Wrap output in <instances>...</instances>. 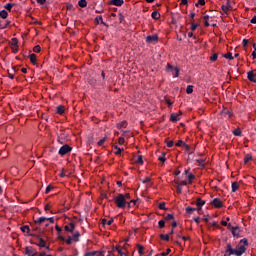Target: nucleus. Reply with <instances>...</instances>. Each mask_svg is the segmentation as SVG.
<instances>
[{"label": "nucleus", "mask_w": 256, "mask_h": 256, "mask_svg": "<svg viewBox=\"0 0 256 256\" xmlns=\"http://www.w3.org/2000/svg\"><path fill=\"white\" fill-rule=\"evenodd\" d=\"M245 245L239 246V249L232 248L231 243H226L224 256H242L246 252Z\"/></svg>", "instance_id": "f257e3e1"}, {"label": "nucleus", "mask_w": 256, "mask_h": 256, "mask_svg": "<svg viewBox=\"0 0 256 256\" xmlns=\"http://www.w3.org/2000/svg\"><path fill=\"white\" fill-rule=\"evenodd\" d=\"M114 203H116L117 208L124 209L127 206V199L124 198L123 194H118L114 198Z\"/></svg>", "instance_id": "f03ea898"}, {"label": "nucleus", "mask_w": 256, "mask_h": 256, "mask_svg": "<svg viewBox=\"0 0 256 256\" xmlns=\"http://www.w3.org/2000/svg\"><path fill=\"white\" fill-rule=\"evenodd\" d=\"M166 72L167 73H172L173 77L174 78H178L179 77V72H180V69L178 67H173L171 65V63H168L166 65Z\"/></svg>", "instance_id": "7ed1b4c3"}, {"label": "nucleus", "mask_w": 256, "mask_h": 256, "mask_svg": "<svg viewBox=\"0 0 256 256\" xmlns=\"http://www.w3.org/2000/svg\"><path fill=\"white\" fill-rule=\"evenodd\" d=\"M72 151V147L68 144L63 145L59 148L58 154L64 157L65 155L69 154Z\"/></svg>", "instance_id": "20e7f679"}, {"label": "nucleus", "mask_w": 256, "mask_h": 256, "mask_svg": "<svg viewBox=\"0 0 256 256\" xmlns=\"http://www.w3.org/2000/svg\"><path fill=\"white\" fill-rule=\"evenodd\" d=\"M46 221H49L51 224H54V218L53 217H39L37 220H35V224L42 225Z\"/></svg>", "instance_id": "39448f33"}, {"label": "nucleus", "mask_w": 256, "mask_h": 256, "mask_svg": "<svg viewBox=\"0 0 256 256\" xmlns=\"http://www.w3.org/2000/svg\"><path fill=\"white\" fill-rule=\"evenodd\" d=\"M25 255L27 256H36L38 255V252L36 251V249L26 246L25 248Z\"/></svg>", "instance_id": "423d86ee"}, {"label": "nucleus", "mask_w": 256, "mask_h": 256, "mask_svg": "<svg viewBox=\"0 0 256 256\" xmlns=\"http://www.w3.org/2000/svg\"><path fill=\"white\" fill-rule=\"evenodd\" d=\"M211 205L216 208H223V201H221L220 198H214L213 201H211Z\"/></svg>", "instance_id": "0eeeda50"}, {"label": "nucleus", "mask_w": 256, "mask_h": 256, "mask_svg": "<svg viewBox=\"0 0 256 256\" xmlns=\"http://www.w3.org/2000/svg\"><path fill=\"white\" fill-rule=\"evenodd\" d=\"M157 42H158V35L157 34L146 37V43L153 44V43H157Z\"/></svg>", "instance_id": "6e6552de"}, {"label": "nucleus", "mask_w": 256, "mask_h": 256, "mask_svg": "<svg viewBox=\"0 0 256 256\" xmlns=\"http://www.w3.org/2000/svg\"><path fill=\"white\" fill-rule=\"evenodd\" d=\"M180 116H181V111L178 112V114H175V113L170 114V122L176 123L177 121L180 120L179 118Z\"/></svg>", "instance_id": "1a4fd4ad"}, {"label": "nucleus", "mask_w": 256, "mask_h": 256, "mask_svg": "<svg viewBox=\"0 0 256 256\" xmlns=\"http://www.w3.org/2000/svg\"><path fill=\"white\" fill-rule=\"evenodd\" d=\"M230 230V233H232L233 237H236V238H239L240 237V234H239V228L236 226V227H231V228H228Z\"/></svg>", "instance_id": "9d476101"}, {"label": "nucleus", "mask_w": 256, "mask_h": 256, "mask_svg": "<svg viewBox=\"0 0 256 256\" xmlns=\"http://www.w3.org/2000/svg\"><path fill=\"white\" fill-rule=\"evenodd\" d=\"M109 5H115L117 7H122L124 4V0H110Z\"/></svg>", "instance_id": "9b49d317"}, {"label": "nucleus", "mask_w": 256, "mask_h": 256, "mask_svg": "<svg viewBox=\"0 0 256 256\" xmlns=\"http://www.w3.org/2000/svg\"><path fill=\"white\" fill-rule=\"evenodd\" d=\"M221 10L225 13V14H228V11L231 10V4H230V1H226V5H222L221 6Z\"/></svg>", "instance_id": "f8f14e48"}, {"label": "nucleus", "mask_w": 256, "mask_h": 256, "mask_svg": "<svg viewBox=\"0 0 256 256\" xmlns=\"http://www.w3.org/2000/svg\"><path fill=\"white\" fill-rule=\"evenodd\" d=\"M247 79H248V81H251L252 83H256V76L254 75L253 71L247 72Z\"/></svg>", "instance_id": "ddd939ff"}, {"label": "nucleus", "mask_w": 256, "mask_h": 256, "mask_svg": "<svg viewBox=\"0 0 256 256\" xmlns=\"http://www.w3.org/2000/svg\"><path fill=\"white\" fill-rule=\"evenodd\" d=\"M38 240H39V243H34V242L30 241V244L39 246L41 248H45L46 247V241L43 238H39Z\"/></svg>", "instance_id": "4468645a"}, {"label": "nucleus", "mask_w": 256, "mask_h": 256, "mask_svg": "<svg viewBox=\"0 0 256 256\" xmlns=\"http://www.w3.org/2000/svg\"><path fill=\"white\" fill-rule=\"evenodd\" d=\"M64 229L68 233H73V231L75 230V223L74 222H70V226L66 225Z\"/></svg>", "instance_id": "2eb2a0df"}, {"label": "nucleus", "mask_w": 256, "mask_h": 256, "mask_svg": "<svg viewBox=\"0 0 256 256\" xmlns=\"http://www.w3.org/2000/svg\"><path fill=\"white\" fill-rule=\"evenodd\" d=\"M193 205L195 204L196 207H203V205L206 204L205 200H202L201 198H196V202L192 203Z\"/></svg>", "instance_id": "dca6fc26"}, {"label": "nucleus", "mask_w": 256, "mask_h": 256, "mask_svg": "<svg viewBox=\"0 0 256 256\" xmlns=\"http://www.w3.org/2000/svg\"><path fill=\"white\" fill-rule=\"evenodd\" d=\"M10 21H2L0 20V30H5L6 28H8L10 26Z\"/></svg>", "instance_id": "f3484780"}, {"label": "nucleus", "mask_w": 256, "mask_h": 256, "mask_svg": "<svg viewBox=\"0 0 256 256\" xmlns=\"http://www.w3.org/2000/svg\"><path fill=\"white\" fill-rule=\"evenodd\" d=\"M95 21H96V24L99 25V22H100V25H103L104 27H109L108 24H106L105 22H103V18L102 16H98L95 18Z\"/></svg>", "instance_id": "a211bd4d"}, {"label": "nucleus", "mask_w": 256, "mask_h": 256, "mask_svg": "<svg viewBox=\"0 0 256 256\" xmlns=\"http://www.w3.org/2000/svg\"><path fill=\"white\" fill-rule=\"evenodd\" d=\"M58 239L61 241H65L66 244L71 245L72 244V237L69 236L68 239H65L64 236H58Z\"/></svg>", "instance_id": "6ab92c4d"}, {"label": "nucleus", "mask_w": 256, "mask_h": 256, "mask_svg": "<svg viewBox=\"0 0 256 256\" xmlns=\"http://www.w3.org/2000/svg\"><path fill=\"white\" fill-rule=\"evenodd\" d=\"M151 18L154 19V20H158L161 18V14L158 13L157 11H154L151 13Z\"/></svg>", "instance_id": "aec40b11"}, {"label": "nucleus", "mask_w": 256, "mask_h": 256, "mask_svg": "<svg viewBox=\"0 0 256 256\" xmlns=\"http://www.w3.org/2000/svg\"><path fill=\"white\" fill-rule=\"evenodd\" d=\"M9 16L8 11L2 10L0 11V19H7Z\"/></svg>", "instance_id": "412c9836"}, {"label": "nucleus", "mask_w": 256, "mask_h": 256, "mask_svg": "<svg viewBox=\"0 0 256 256\" xmlns=\"http://www.w3.org/2000/svg\"><path fill=\"white\" fill-rule=\"evenodd\" d=\"M113 222H114L113 219H110V221H107L106 219H103V220H102V226H103V227H105L106 225H107V226H110V225L113 224Z\"/></svg>", "instance_id": "4be33fe9"}, {"label": "nucleus", "mask_w": 256, "mask_h": 256, "mask_svg": "<svg viewBox=\"0 0 256 256\" xmlns=\"http://www.w3.org/2000/svg\"><path fill=\"white\" fill-rule=\"evenodd\" d=\"M20 230L22 231V233H26L29 234V232L31 231V229L29 228L28 225H24L20 228Z\"/></svg>", "instance_id": "5701e85b"}, {"label": "nucleus", "mask_w": 256, "mask_h": 256, "mask_svg": "<svg viewBox=\"0 0 256 256\" xmlns=\"http://www.w3.org/2000/svg\"><path fill=\"white\" fill-rule=\"evenodd\" d=\"M231 187H232V192H233V193H235L236 191H238V189H239V184H238V182H232Z\"/></svg>", "instance_id": "b1692460"}, {"label": "nucleus", "mask_w": 256, "mask_h": 256, "mask_svg": "<svg viewBox=\"0 0 256 256\" xmlns=\"http://www.w3.org/2000/svg\"><path fill=\"white\" fill-rule=\"evenodd\" d=\"M185 92H187V95L193 94V92H194V87H193V85H188V86H187V89L185 90Z\"/></svg>", "instance_id": "393cba45"}, {"label": "nucleus", "mask_w": 256, "mask_h": 256, "mask_svg": "<svg viewBox=\"0 0 256 256\" xmlns=\"http://www.w3.org/2000/svg\"><path fill=\"white\" fill-rule=\"evenodd\" d=\"M203 19H204V27H209L210 24H209V19H210V16L209 15H204L203 16Z\"/></svg>", "instance_id": "a878e982"}, {"label": "nucleus", "mask_w": 256, "mask_h": 256, "mask_svg": "<svg viewBox=\"0 0 256 256\" xmlns=\"http://www.w3.org/2000/svg\"><path fill=\"white\" fill-rule=\"evenodd\" d=\"M96 255L101 256V252L94 251V252H87L84 254V256H96Z\"/></svg>", "instance_id": "bb28decb"}, {"label": "nucleus", "mask_w": 256, "mask_h": 256, "mask_svg": "<svg viewBox=\"0 0 256 256\" xmlns=\"http://www.w3.org/2000/svg\"><path fill=\"white\" fill-rule=\"evenodd\" d=\"M78 6H80L81 8H86L87 1L86 0H78Z\"/></svg>", "instance_id": "cd10ccee"}, {"label": "nucleus", "mask_w": 256, "mask_h": 256, "mask_svg": "<svg viewBox=\"0 0 256 256\" xmlns=\"http://www.w3.org/2000/svg\"><path fill=\"white\" fill-rule=\"evenodd\" d=\"M194 211H197V209L190 206L185 208V213L192 214Z\"/></svg>", "instance_id": "c85d7f7f"}, {"label": "nucleus", "mask_w": 256, "mask_h": 256, "mask_svg": "<svg viewBox=\"0 0 256 256\" xmlns=\"http://www.w3.org/2000/svg\"><path fill=\"white\" fill-rule=\"evenodd\" d=\"M144 249H145V248H144L142 245L137 244V250L139 251V255H140V256H142V255L145 254V252H143Z\"/></svg>", "instance_id": "c756f323"}, {"label": "nucleus", "mask_w": 256, "mask_h": 256, "mask_svg": "<svg viewBox=\"0 0 256 256\" xmlns=\"http://www.w3.org/2000/svg\"><path fill=\"white\" fill-rule=\"evenodd\" d=\"M14 7V3H7L6 5H4V9H6L7 11H12V8Z\"/></svg>", "instance_id": "7c9ffc66"}, {"label": "nucleus", "mask_w": 256, "mask_h": 256, "mask_svg": "<svg viewBox=\"0 0 256 256\" xmlns=\"http://www.w3.org/2000/svg\"><path fill=\"white\" fill-rule=\"evenodd\" d=\"M29 59H30V63H32L33 65L36 64V55L35 54H30Z\"/></svg>", "instance_id": "2f4dec72"}, {"label": "nucleus", "mask_w": 256, "mask_h": 256, "mask_svg": "<svg viewBox=\"0 0 256 256\" xmlns=\"http://www.w3.org/2000/svg\"><path fill=\"white\" fill-rule=\"evenodd\" d=\"M159 238H161L162 241H169V234H161L159 235Z\"/></svg>", "instance_id": "473e14b6"}, {"label": "nucleus", "mask_w": 256, "mask_h": 256, "mask_svg": "<svg viewBox=\"0 0 256 256\" xmlns=\"http://www.w3.org/2000/svg\"><path fill=\"white\" fill-rule=\"evenodd\" d=\"M253 157L250 154H246V157H244V164L249 163Z\"/></svg>", "instance_id": "72a5a7b5"}, {"label": "nucleus", "mask_w": 256, "mask_h": 256, "mask_svg": "<svg viewBox=\"0 0 256 256\" xmlns=\"http://www.w3.org/2000/svg\"><path fill=\"white\" fill-rule=\"evenodd\" d=\"M64 111H65L64 106L60 105V106L57 107V113L59 115L64 114Z\"/></svg>", "instance_id": "f704fd0d"}, {"label": "nucleus", "mask_w": 256, "mask_h": 256, "mask_svg": "<svg viewBox=\"0 0 256 256\" xmlns=\"http://www.w3.org/2000/svg\"><path fill=\"white\" fill-rule=\"evenodd\" d=\"M233 135L240 137L242 135V130H240L239 128L233 130Z\"/></svg>", "instance_id": "c9c22d12"}, {"label": "nucleus", "mask_w": 256, "mask_h": 256, "mask_svg": "<svg viewBox=\"0 0 256 256\" xmlns=\"http://www.w3.org/2000/svg\"><path fill=\"white\" fill-rule=\"evenodd\" d=\"M79 238H80V233L76 232L73 234V241L74 242H79Z\"/></svg>", "instance_id": "e433bc0d"}, {"label": "nucleus", "mask_w": 256, "mask_h": 256, "mask_svg": "<svg viewBox=\"0 0 256 256\" xmlns=\"http://www.w3.org/2000/svg\"><path fill=\"white\" fill-rule=\"evenodd\" d=\"M194 179H195L194 174H188V184H193Z\"/></svg>", "instance_id": "4c0bfd02"}, {"label": "nucleus", "mask_w": 256, "mask_h": 256, "mask_svg": "<svg viewBox=\"0 0 256 256\" xmlns=\"http://www.w3.org/2000/svg\"><path fill=\"white\" fill-rule=\"evenodd\" d=\"M166 155H167L166 153H162V156L158 157L159 162H162V163L166 162L167 161V159L165 158Z\"/></svg>", "instance_id": "58836bf2"}, {"label": "nucleus", "mask_w": 256, "mask_h": 256, "mask_svg": "<svg viewBox=\"0 0 256 256\" xmlns=\"http://www.w3.org/2000/svg\"><path fill=\"white\" fill-rule=\"evenodd\" d=\"M135 162L136 164L143 165V156L139 155V157H137V160Z\"/></svg>", "instance_id": "ea45409f"}, {"label": "nucleus", "mask_w": 256, "mask_h": 256, "mask_svg": "<svg viewBox=\"0 0 256 256\" xmlns=\"http://www.w3.org/2000/svg\"><path fill=\"white\" fill-rule=\"evenodd\" d=\"M11 46H14V47H18L17 45L19 44V40L17 38H13L11 39Z\"/></svg>", "instance_id": "a19ab883"}, {"label": "nucleus", "mask_w": 256, "mask_h": 256, "mask_svg": "<svg viewBox=\"0 0 256 256\" xmlns=\"http://www.w3.org/2000/svg\"><path fill=\"white\" fill-rule=\"evenodd\" d=\"M114 149L117 150V152H115L116 155H120L124 151V149L120 148L119 146H114Z\"/></svg>", "instance_id": "79ce46f5"}, {"label": "nucleus", "mask_w": 256, "mask_h": 256, "mask_svg": "<svg viewBox=\"0 0 256 256\" xmlns=\"http://www.w3.org/2000/svg\"><path fill=\"white\" fill-rule=\"evenodd\" d=\"M158 227H159V229H164V227H165V221H164V220H159V222H158Z\"/></svg>", "instance_id": "37998d69"}, {"label": "nucleus", "mask_w": 256, "mask_h": 256, "mask_svg": "<svg viewBox=\"0 0 256 256\" xmlns=\"http://www.w3.org/2000/svg\"><path fill=\"white\" fill-rule=\"evenodd\" d=\"M158 208L163 211H167V207H165V202L159 203Z\"/></svg>", "instance_id": "c03bdc74"}, {"label": "nucleus", "mask_w": 256, "mask_h": 256, "mask_svg": "<svg viewBox=\"0 0 256 256\" xmlns=\"http://www.w3.org/2000/svg\"><path fill=\"white\" fill-rule=\"evenodd\" d=\"M218 58H219L218 54H213V55H211L210 60H211V62H216Z\"/></svg>", "instance_id": "a18cd8bd"}, {"label": "nucleus", "mask_w": 256, "mask_h": 256, "mask_svg": "<svg viewBox=\"0 0 256 256\" xmlns=\"http://www.w3.org/2000/svg\"><path fill=\"white\" fill-rule=\"evenodd\" d=\"M173 219H175V217L173 216V214H168V215H166V217H165V221H171V220H173Z\"/></svg>", "instance_id": "49530a36"}, {"label": "nucleus", "mask_w": 256, "mask_h": 256, "mask_svg": "<svg viewBox=\"0 0 256 256\" xmlns=\"http://www.w3.org/2000/svg\"><path fill=\"white\" fill-rule=\"evenodd\" d=\"M224 58H225V59L233 60V59H234V56H232V53H231V52H228L227 54L224 55Z\"/></svg>", "instance_id": "de8ad7c7"}, {"label": "nucleus", "mask_w": 256, "mask_h": 256, "mask_svg": "<svg viewBox=\"0 0 256 256\" xmlns=\"http://www.w3.org/2000/svg\"><path fill=\"white\" fill-rule=\"evenodd\" d=\"M174 184H176V186H180V187H183V186H187V182L186 181H182V182H174Z\"/></svg>", "instance_id": "09e8293b"}, {"label": "nucleus", "mask_w": 256, "mask_h": 256, "mask_svg": "<svg viewBox=\"0 0 256 256\" xmlns=\"http://www.w3.org/2000/svg\"><path fill=\"white\" fill-rule=\"evenodd\" d=\"M197 28H198V24L192 22V23H191V30H192V32H194L195 30H197Z\"/></svg>", "instance_id": "8fccbe9b"}, {"label": "nucleus", "mask_w": 256, "mask_h": 256, "mask_svg": "<svg viewBox=\"0 0 256 256\" xmlns=\"http://www.w3.org/2000/svg\"><path fill=\"white\" fill-rule=\"evenodd\" d=\"M199 5H205V0H198V3H195V7H199Z\"/></svg>", "instance_id": "3c124183"}, {"label": "nucleus", "mask_w": 256, "mask_h": 256, "mask_svg": "<svg viewBox=\"0 0 256 256\" xmlns=\"http://www.w3.org/2000/svg\"><path fill=\"white\" fill-rule=\"evenodd\" d=\"M40 51H41V48L39 45H36L35 47H33V52L39 53Z\"/></svg>", "instance_id": "603ef678"}, {"label": "nucleus", "mask_w": 256, "mask_h": 256, "mask_svg": "<svg viewBox=\"0 0 256 256\" xmlns=\"http://www.w3.org/2000/svg\"><path fill=\"white\" fill-rule=\"evenodd\" d=\"M106 138H102L98 141V146H103L105 144Z\"/></svg>", "instance_id": "864d4df0"}, {"label": "nucleus", "mask_w": 256, "mask_h": 256, "mask_svg": "<svg viewBox=\"0 0 256 256\" xmlns=\"http://www.w3.org/2000/svg\"><path fill=\"white\" fill-rule=\"evenodd\" d=\"M221 225L224 226V227H228V229L231 228V224H228L227 221H222Z\"/></svg>", "instance_id": "5fc2aeb1"}, {"label": "nucleus", "mask_w": 256, "mask_h": 256, "mask_svg": "<svg viewBox=\"0 0 256 256\" xmlns=\"http://www.w3.org/2000/svg\"><path fill=\"white\" fill-rule=\"evenodd\" d=\"M166 146H168V148H172L174 146V142L173 141H166Z\"/></svg>", "instance_id": "6e6d98bb"}, {"label": "nucleus", "mask_w": 256, "mask_h": 256, "mask_svg": "<svg viewBox=\"0 0 256 256\" xmlns=\"http://www.w3.org/2000/svg\"><path fill=\"white\" fill-rule=\"evenodd\" d=\"M11 50H12L13 54H17L19 52V48L16 46L11 47Z\"/></svg>", "instance_id": "4d7b16f0"}, {"label": "nucleus", "mask_w": 256, "mask_h": 256, "mask_svg": "<svg viewBox=\"0 0 256 256\" xmlns=\"http://www.w3.org/2000/svg\"><path fill=\"white\" fill-rule=\"evenodd\" d=\"M9 75V79L13 80L14 79V72H11L10 70L7 71Z\"/></svg>", "instance_id": "13d9d810"}, {"label": "nucleus", "mask_w": 256, "mask_h": 256, "mask_svg": "<svg viewBox=\"0 0 256 256\" xmlns=\"http://www.w3.org/2000/svg\"><path fill=\"white\" fill-rule=\"evenodd\" d=\"M176 190H177V193H178V194H181L183 188H182V186H180V185H176Z\"/></svg>", "instance_id": "bf43d9fd"}, {"label": "nucleus", "mask_w": 256, "mask_h": 256, "mask_svg": "<svg viewBox=\"0 0 256 256\" xmlns=\"http://www.w3.org/2000/svg\"><path fill=\"white\" fill-rule=\"evenodd\" d=\"M224 114H225L226 116H228L229 118L232 117V111L225 110V111H224Z\"/></svg>", "instance_id": "052dcab7"}, {"label": "nucleus", "mask_w": 256, "mask_h": 256, "mask_svg": "<svg viewBox=\"0 0 256 256\" xmlns=\"http://www.w3.org/2000/svg\"><path fill=\"white\" fill-rule=\"evenodd\" d=\"M196 162H198L199 165L202 167L205 166V160H203V159L196 160Z\"/></svg>", "instance_id": "680f3d73"}, {"label": "nucleus", "mask_w": 256, "mask_h": 256, "mask_svg": "<svg viewBox=\"0 0 256 256\" xmlns=\"http://www.w3.org/2000/svg\"><path fill=\"white\" fill-rule=\"evenodd\" d=\"M170 253H171V249H168V250H166V252H162L161 256H167Z\"/></svg>", "instance_id": "e2e57ef3"}, {"label": "nucleus", "mask_w": 256, "mask_h": 256, "mask_svg": "<svg viewBox=\"0 0 256 256\" xmlns=\"http://www.w3.org/2000/svg\"><path fill=\"white\" fill-rule=\"evenodd\" d=\"M19 71V68H17L16 66H13L11 68V71L10 72H13V73H17Z\"/></svg>", "instance_id": "0e129e2a"}, {"label": "nucleus", "mask_w": 256, "mask_h": 256, "mask_svg": "<svg viewBox=\"0 0 256 256\" xmlns=\"http://www.w3.org/2000/svg\"><path fill=\"white\" fill-rule=\"evenodd\" d=\"M151 181V178L150 177H146V179H144L143 181H142V183L143 184H147V183H149Z\"/></svg>", "instance_id": "69168bd1"}, {"label": "nucleus", "mask_w": 256, "mask_h": 256, "mask_svg": "<svg viewBox=\"0 0 256 256\" xmlns=\"http://www.w3.org/2000/svg\"><path fill=\"white\" fill-rule=\"evenodd\" d=\"M250 23L252 25H255L256 24V15L254 17H252V19L250 20Z\"/></svg>", "instance_id": "338daca9"}, {"label": "nucleus", "mask_w": 256, "mask_h": 256, "mask_svg": "<svg viewBox=\"0 0 256 256\" xmlns=\"http://www.w3.org/2000/svg\"><path fill=\"white\" fill-rule=\"evenodd\" d=\"M184 144H185L184 141H181V140H180V141L177 142L176 146H177V147H180V146H182V145L184 146Z\"/></svg>", "instance_id": "774afa93"}]
</instances>
